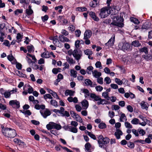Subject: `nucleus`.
<instances>
[{
  "mask_svg": "<svg viewBox=\"0 0 152 152\" xmlns=\"http://www.w3.org/2000/svg\"><path fill=\"white\" fill-rule=\"evenodd\" d=\"M109 11L110 14V17L113 20V22L111 24L119 27H123L124 24L122 23L123 19L121 17H119L118 15V11L120 8L118 6H113L110 7V4L108 6Z\"/></svg>",
  "mask_w": 152,
  "mask_h": 152,
  "instance_id": "1",
  "label": "nucleus"
},
{
  "mask_svg": "<svg viewBox=\"0 0 152 152\" xmlns=\"http://www.w3.org/2000/svg\"><path fill=\"white\" fill-rule=\"evenodd\" d=\"M82 91L85 94V96L86 97L90 96L93 99L94 102H97V104L98 105L107 104V101L105 99H102L99 96L96 95L95 94L91 93L90 94L89 91L87 89H83Z\"/></svg>",
  "mask_w": 152,
  "mask_h": 152,
  "instance_id": "2",
  "label": "nucleus"
},
{
  "mask_svg": "<svg viewBox=\"0 0 152 152\" xmlns=\"http://www.w3.org/2000/svg\"><path fill=\"white\" fill-rule=\"evenodd\" d=\"M1 127L2 128V132L5 137L13 138L16 136L17 133L14 129L8 127H4L2 125H1Z\"/></svg>",
  "mask_w": 152,
  "mask_h": 152,
  "instance_id": "3",
  "label": "nucleus"
},
{
  "mask_svg": "<svg viewBox=\"0 0 152 152\" xmlns=\"http://www.w3.org/2000/svg\"><path fill=\"white\" fill-rule=\"evenodd\" d=\"M119 47L121 48V49L125 52H128L131 50L132 46L131 45L128 43L124 42L123 43L120 44Z\"/></svg>",
  "mask_w": 152,
  "mask_h": 152,
  "instance_id": "4",
  "label": "nucleus"
},
{
  "mask_svg": "<svg viewBox=\"0 0 152 152\" xmlns=\"http://www.w3.org/2000/svg\"><path fill=\"white\" fill-rule=\"evenodd\" d=\"M98 138L99 139L98 143L99 145V146L101 148L103 147L104 145L107 144L109 142L110 139L109 138L107 137L104 138L102 135H99Z\"/></svg>",
  "mask_w": 152,
  "mask_h": 152,
  "instance_id": "5",
  "label": "nucleus"
},
{
  "mask_svg": "<svg viewBox=\"0 0 152 152\" xmlns=\"http://www.w3.org/2000/svg\"><path fill=\"white\" fill-rule=\"evenodd\" d=\"M109 14L108 7H103L100 9L99 16L101 18H105L108 16Z\"/></svg>",
  "mask_w": 152,
  "mask_h": 152,
  "instance_id": "6",
  "label": "nucleus"
},
{
  "mask_svg": "<svg viewBox=\"0 0 152 152\" xmlns=\"http://www.w3.org/2000/svg\"><path fill=\"white\" fill-rule=\"evenodd\" d=\"M46 127L48 130H50L52 129H55L56 130H59L61 128V126L59 124H57L54 122L49 123L46 126Z\"/></svg>",
  "mask_w": 152,
  "mask_h": 152,
  "instance_id": "7",
  "label": "nucleus"
},
{
  "mask_svg": "<svg viewBox=\"0 0 152 152\" xmlns=\"http://www.w3.org/2000/svg\"><path fill=\"white\" fill-rule=\"evenodd\" d=\"M72 55L75 59L78 61L82 56V53L81 51H78L77 49H75L73 51Z\"/></svg>",
  "mask_w": 152,
  "mask_h": 152,
  "instance_id": "8",
  "label": "nucleus"
},
{
  "mask_svg": "<svg viewBox=\"0 0 152 152\" xmlns=\"http://www.w3.org/2000/svg\"><path fill=\"white\" fill-rule=\"evenodd\" d=\"M9 104L10 106L15 108H18L20 107L19 102L16 100L10 101Z\"/></svg>",
  "mask_w": 152,
  "mask_h": 152,
  "instance_id": "9",
  "label": "nucleus"
},
{
  "mask_svg": "<svg viewBox=\"0 0 152 152\" xmlns=\"http://www.w3.org/2000/svg\"><path fill=\"white\" fill-rule=\"evenodd\" d=\"M60 113L62 116H66L69 117L70 116L69 112L66 111H64V107H61L60 110Z\"/></svg>",
  "mask_w": 152,
  "mask_h": 152,
  "instance_id": "10",
  "label": "nucleus"
},
{
  "mask_svg": "<svg viewBox=\"0 0 152 152\" xmlns=\"http://www.w3.org/2000/svg\"><path fill=\"white\" fill-rule=\"evenodd\" d=\"M115 41V36L113 35L108 42L105 44V45L108 47L111 46L114 44V42Z\"/></svg>",
  "mask_w": 152,
  "mask_h": 152,
  "instance_id": "11",
  "label": "nucleus"
},
{
  "mask_svg": "<svg viewBox=\"0 0 152 152\" xmlns=\"http://www.w3.org/2000/svg\"><path fill=\"white\" fill-rule=\"evenodd\" d=\"M40 113L44 118H46L47 116L50 115L51 114L50 112L47 109L45 110L41 111Z\"/></svg>",
  "mask_w": 152,
  "mask_h": 152,
  "instance_id": "12",
  "label": "nucleus"
},
{
  "mask_svg": "<svg viewBox=\"0 0 152 152\" xmlns=\"http://www.w3.org/2000/svg\"><path fill=\"white\" fill-rule=\"evenodd\" d=\"M27 89L28 93L29 94L32 93L34 91L33 89L29 85H25L23 87V89L25 91Z\"/></svg>",
  "mask_w": 152,
  "mask_h": 152,
  "instance_id": "13",
  "label": "nucleus"
},
{
  "mask_svg": "<svg viewBox=\"0 0 152 152\" xmlns=\"http://www.w3.org/2000/svg\"><path fill=\"white\" fill-rule=\"evenodd\" d=\"M92 35V32L90 30L86 31L84 34V39H88Z\"/></svg>",
  "mask_w": 152,
  "mask_h": 152,
  "instance_id": "14",
  "label": "nucleus"
},
{
  "mask_svg": "<svg viewBox=\"0 0 152 152\" xmlns=\"http://www.w3.org/2000/svg\"><path fill=\"white\" fill-rule=\"evenodd\" d=\"M58 38L60 41L62 42H68L69 41V39L62 34L59 35Z\"/></svg>",
  "mask_w": 152,
  "mask_h": 152,
  "instance_id": "15",
  "label": "nucleus"
},
{
  "mask_svg": "<svg viewBox=\"0 0 152 152\" xmlns=\"http://www.w3.org/2000/svg\"><path fill=\"white\" fill-rule=\"evenodd\" d=\"M140 104L142 109H145L146 110H148L149 105L145 101H142L140 103Z\"/></svg>",
  "mask_w": 152,
  "mask_h": 152,
  "instance_id": "16",
  "label": "nucleus"
},
{
  "mask_svg": "<svg viewBox=\"0 0 152 152\" xmlns=\"http://www.w3.org/2000/svg\"><path fill=\"white\" fill-rule=\"evenodd\" d=\"M123 133L121 130L119 129H116L114 134L117 139H119L121 138V136L122 135Z\"/></svg>",
  "mask_w": 152,
  "mask_h": 152,
  "instance_id": "17",
  "label": "nucleus"
},
{
  "mask_svg": "<svg viewBox=\"0 0 152 152\" xmlns=\"http://www.w3.org/2000/svg\"><path fill=\"white\" fill-rule=\"evenodd\" d=\"M66 59L67 62L70 65L74 64L76 62L72 58L67 56L66 57Z\"/></svg>",
  "mask_w": 152,
  "mask_h": 152,
  "instance_id": "18",
  "label": "nucleus"
},
{
  "mask_svg": "<svg viewBox=\"0 0 152 152\" xmlns=\"http://www.w3.org/2000/svg\"><path fill=\"white\" fill-rule=\"evenodd\" d=\"M83 109L86 110L88 106V102L86 99L83 100L81 102Z\"/></svg>",
  "mask_w": 152,
  "mask_h": 152,
  "instance_id": "19",
  "label": "nucleus"
},
{
  "mask_svg": "<svg viewBox=\"0 0 152 152\" xmlns=\"http://www.w3.org/2000/svg\"><path fill=\"white\" fill-rule=\"evenodd\" d=\"M93 75L96 78H98L99 77L102 75L101 73L99 72H98L97 70H94L92 71Z\"/></svg>",
  "mask_w": 152,
  "mask_h": 152,
  "instance_id": "20",
  "label": "nucleus"
},
{
  "mask_svg": "<svg viewBox=\"0 0 152 152\" xmlns=\"http://www.w3.org/2000/svg\"><path fill=\"white\" fill-rule=\"evenodd\" d=\"M151 26V23L149 22H146L144 23L142 27V29H149Z\"/></svg>",
  "mask_w": 152,
  "mask_h": 152,
  "instance_id": "21",
  "label": "nucleus"
},
{
  "mask_svg": "<svg viewBox=\"0 0 152 152\" xmlns=\"http://www.w3.org/2000/svg\"><path fill=\"white\" fill-rule=\"evenodd\" d=\"M89 15L91 18L95 21H98L99 20V18L95 15V13L93 12H91L89 13Z\"/></svg>",
  "mask_w": 152,
  "mask_h": 152,
  "instance_id": "22",
  "label": "nucleus"
},
{
  "mask_svg": "<svg viewBox=\"0 0 152 152\" xmlns=\"http://www.w3.org/2000/svg\"><path fill=\"white\" fill-rule=\"evenodd\" d=\"M120 115H121L120 118V121L123 122L126 121L127 120V118L125 114L124 113H121Z\"/></svg>",
  "mask_w": 152,
  "mask_h": 152,
  "instance_id": "23",
  "label": "nucleus"
},
{
  "mask_svg": "<svg viewBox=\"0 0 152 152\" xmlns=\"http://www.w3.org/2000/svg\"><path fill=\"white\" fill-rule=\"evenodd\" d=\"M67 100L70 102H73L74 103H77L78 102L77 99L76 97L73 98L72 97H69L68 98Z\"/></svg>",
  "mask_w": 152,
  "mask_h": 152,
  "instance_id": "24",
  "label": "nucleus"
},
{
  "mask_svg": "<svg viewBox=\"0 0 152 152\" xmlns=\"http://www.w3.org/2000/svg\"><path fill=\"white\" fill-rule=\"evenodd\" d=\"M74 91L71 90H67L65 92V95L67 96L68 95L71 96H73L74 94Z\"/></svg>",
  "mask_w": 152,
  "mask_h": 152,
  "instance_id": "25",
  "label": "nucleus"
},
{
  "mask_svg": "<svg viewBox=\"0 0 152 152\" xmlns=\"http://www.w3.org/2000/svg\"><path fill=\"white\" fill-rule=\"evenodd\" d=\"M33 12V10L31 9V6L29 5L28 8L26 10V13L28 15H31Z\"/></svg>",
  "mask_w": 152,
  "mask_h": 152,
  "instance_id": "26",
  "label": "nucleus"
},
{
  "mask_svg": "<svg viewBox=\"0 0 152 152\" xmlns=\"http://www.w3.org/2000/svg\"><path fill=\"white\" fill-rule=\"evenodd\" d=\"M130 20L131 22L135 24H138L140 23V22L138 19L133 17H131Z\"/></svg>",
  "mask_w": 152,
  "mask_h": 152,
  "instance_id": "27",
  "label": "nucleus"
},
{
  "mask_svg": "<svg viewBox=\"0 0 152 152\" xmlns=\"http://www.w3.org/2000/svg\"><path fill=\"white\" fill-rule=\"evenodd\" d=\"M85 83L87 86H90L91 87H93L92 82L89 79L85 80Z\"/></svg>",
  "mask_w": 152,
  "mask_h": 152,
  "instance_id": "28",
  "label": "nucleus"
},
{
  "mask_svg": "<svg viewBox=\"0 0 152 152\" xmlns=\"http://www.w3.org/2000/svg\"><path fill=\"white\" fill-rule=\"evenodd\" d=\"M41 56L42 58H48L50 57V54L48 51L45 52L41 54Z\"/></svg>",
  "mask_w": 152,
  "mask_h": 152,
  "instance_id": "29",
  "label": "nucleus"
},
{
  "mask_svg": "<svg viewBox=\"0 0 152 152\" xmlns=\"http://www.w3.org/2000/svg\"><path fill=\"white\" fill-rule=\"evenodd\" d=\"M97 0H93V1H91L90 3V6L92 7H95L97 4Z\"/></svg>",
  "mask_w": 152,
  "mask_h": 152,
  "instance_id": "30",
  "label": "nucleus"
},
{
  "mask_svg": "<svg viewBox=\"0 0 152 152\" xmlns=\"http://www.w3.org/2000/svg\"><path fill=\"white\" fill-rule=\"evenodd\" d=\"M91 147V145L89 142L87 143L85 145V147L86 150V152H91L90 150Z\"/></svg>",
  "mask_w": 152,
  "mask_h": 152,
  "instance_id": "31",
  "label": "nucleus"
},
{
  "mask_svg": "<svg viewBox=\"0 0 152 152\" xmlns=\"http://www.w3.org/2000/svg\"><path fill=\"white\" fill-rule=\"evenodd\" d=\"M85 133L88 135L91 138H92L94 140H96V138L95 136V135L93 134H92L91 132L87 131V130H86L85 131Z\"/></svg>",
  "mask_w": 152,
  "mask_h": 152,
  "instance_id": "32",
  "label": "nucleus"
},
{
  "mask_svg": "<svg viewBox=\"0 0 152 152\" xmlns=\"http://www.w3.org/2000/svg\"><path fill=\"white\" fill-rule=\"evenodd\" d=\"M132 46L133 45L134 47H139L141 45V44L137 40H135L133 41L132 43Z\"/></svg>",
  "mask_w": 152,
  "mask_h": 152,
  "instance_id": "33",
  "label": "nucleus"
},
{
  "mask_svg": "<svg viewBox=\"0 0 152 152\" xmlns=\"http://www.w3.org/2000/svg\"><path fill=\"white\" fill-rule=\"evenodd\" d=\"M69 128V131L74 133H76L77 132L78 130L76 127L70 126Z\"/></svg>",
  "mask_w": 152,
  "mask_h": 152,
  "instance_id": "34",
  "label": "nucleus"
},
{
  "mask_svg": "<svg viewBox=\"0 0 152 152\" xmlns=\"http://www.w3.org/2000/svg\"><path fill=\"white\" fill-rule=\"evenodd\" d=\"M140 52L141 53H144L146 54H147L148 52V49L146 47L143 48L139 50Z\"/></svg>",
  "mask_w": 152,
  "mask_h": 152,
  "instance_id": "35",
  "label": "nucleus"
},
{
  "mask_svg": "<svg viewBox=\"0 0 152 152\" xmlns=\"http://www.w3.org/2000/svg\"><path fill=\"white\" fill-rule=\"evenodd\" d=\"M102 95L104 98L107 100H109L110 99V97L108 96V93L107 92H103Z\"/></svg>",
  "mask_w": 152,
  "mask_h": 152,
  "instance_id": "36",
  "label": "nucleus"
},
{
  "mask_svg": "<svg viewBox=\"0 0 152 152\" xmlns=\"http://www.w3.org/2000/svg\"><path fill=\"white\" fill-rule=\"evenodd\" d=\"M27 48L28 51L29 53H31L34 51V47L32 45L28 46Z\"/></svg>",
  "mask_w": 152,
  "mask_h": 152,
  "instance_id": "37",
  "label": "nucleus"
},
{
  "mask_svg": "<svg viewBox=\"0 0 152 152\" xmlns=\"http://www.w3.org/2000/svg\"><path fill=\"white\" fill-rule=\"evenodd\" d=\"M139 122V119L136 118H134L131 121V122L132 124L135 125L138 124Z\"/></svg>",
  "mask_w": 152,
  "mask_h": 152,
  "instance_id": "38",
  "label": "nucleus"
},
{
  "mask_svg": "<svg viewBox=\"0 0 152 152\" xmlns=\"http://www.w3.org/2000/svg\"><path fill=\"white\" fill-rule=\"evenodd\" d=\"M44 99L46 100V101L47 102H48V101L47 100L48 99H52L53 98V97L49 94H46L44 95Z\"/></svg>",
  "mask_w": 152,
  "mask_h": 152,
  "instance_id": "39",
  "label": "nucleus"
},
{
  "mask_svg": "<svg viewBox=\"0 0 152 152\" xmlns=\"http://www.w3.org/2000/svg\"><path fill=\"white\" fill-rule=\"evenodd\" d=\"M76 10L77 11L83 12L87 11V9L86 8L84 7H79L77 8Z\"/></svg>",
  "mask_w": 152,
  "mask_h": 152,
  "instance_id": "40",
  "label": "nucleus"
},
{
  "mask_svg": "<svg viewBox=\"0 0 152 152\" xmlns=\"http://www.w3.org/2000/svg\"><path fill=\"white\" fill-rule=\"evenodd\" d=\"M50 103L51 105L56 107L58 106L57 102L55 100L51 99L50 101Z\"/></svg>",
  "mask_w": 152,
  "mask_h": 152,
  "instance_id": "41",
  "label": "nucleus"
},
{
  "mask_svg": "<svg viewBox=\"0 0 152 152\" xmlns=\"http://www.w3.org/2000/svg\"><path fill=\"white\" fill-rule=\"evenodd\" d=\"M70 73L71 76L75 78L76 77L77 72L74 69L71 70L70 71Z\"/></svg>",
  "mask_w": 152,
  "mask_h": 152,
  "instance_id": "42",
  "label": "nucleus"
},
{
  "mask_svg": "<svg viewBox=\"0 0 152 152\" xmlns=\"http://www.w3.org/2000/svg\"><path fill=\"white\" fill-rule=\"evenodd\" d=\"M99 127L100 129H104L106 128V125L104 123H101L99 125Z\"/></svg>",
  "mask_w": 152,
  "mask_h": 152,
  "instance_id": "43",
  "label": "nucleus"
},
{
  "mask_svg": "<svg viewBox=\"0 0 152 152\" xmlns=\"http://www.w3.org/2000/svg\"><path fill=\"white\" fill-rule=\"evenodd\" d=\"M77 122L81 123L83 122V120L81 117L78 114L74 118Z\"/></svg>",
  "mask_w": 152,
  "mask_h": 152,
  "instance_id": "44",
  "label": "nucleus"
},
{
  "mask_svg": "<svg viewBox=\"0 0 152 152\" xmlns=\"http://www.w3.org/2000/svg\"><path fill=\"white\" fill-rule=\"evenodd\" d=\"M115 81L119 85H121L123 84V80H121L119 78H115Z\"/></svg>",
  "mask_w": 152,
  "mask_h": 152,
  "instance_id": "45",
  "label": "nucleus"
},
{
  "mask_svg": "<svg viewBox=\"0 0 152 152\" xmlns=\"http://www.w3.org/2000/svg\"><path fill=\"white\" fill-rule=\"evenodd\" d=\"M3 95L5 98H9L11 95V92L8 91H6Z\"/></svg>",
  "mask_w": 152,
  "mask_h": 152,
  "instance_id": "46",
  "label": "nucleus"
},
{
  "mask_svg": "<svg viewBox=\"0 0 152 152\" xmlns=\"http://www.w3.org/2000/svg\"><path fill=\"white\" fill-rule=\"evenodd\" d=\"M85 54L87 55H91L92 54V51L89 49H87L84 50V51Z\"/></svg>",
  "mask_w": 152,
  "mask_h": 152,
  "instance_id": "47",
  "label": "nucleus"
},
{
  "mask_svg": "<svg viewBox=\"0 0 152 152\" xmlns=\"http://www.w3.org/2000/svg\"><path fill=\"white\" fill-rule=\"evenodd\" d=\"M63 66H64L63 68V70H65L66 69H68L69 67V64L67 62L64 63L63 64Z\"/></svg>",
  "mask_w": 152,
  "mask_h": 152,
  "instance_id": "48",
  "label": "nucleus"
},
{
  "mask_svg": "<svg viewBox=\"0 0 152 152\" xmlns=\"http://www.w3.org/2000/svg\"><path fill=\"white\" fill-rule=\"evenodd\" d=\"M104 81L107 84H109L111 83V80L109 77H107L104 79Z\"/></svg>",
  "mask_w": 152,
  "mask_h": 152,
  "instance_id": "49",
  "label": "nucleus"
},
{
  "mask_svg": "<svg viewBox=\"0 0 152 152\" xmlns=\"http://www.w3.org/2000/svg\"><path fill=\"white\" fill-rule=\"evenodd\" d=\"M95 66L96 68H99L100 69H102V66L101 63L100 61H97L95 64Z\"/></svg>",
  "mask_w": 152,
  "mask_h": 152,
  "instance_id": "50",
  "label": "nucleus"
},
{
  "mask_svg": "<svg viewBox=\"0 0 152 152\" xmlns=\"http://www.w3.org/2000/svg\"><path fill=\"white\" fill-rule=\"evenodd\" d=\"M53 43L56 46L57 45V44L59 43V41L56 37H53Z\"/></svg>",
  "mask_w": 152,
  "mask_h": 152,
  "instance_id": "51",
  "label": "nucleus"
},
{
  "mask_svg": "<svg viewBox=\"0 0 152 152\" xmlns=\"http://www.w3.org/2000/svg\"><path fill=\"white\" fill-rule=\"evenodd\" d=\"M125 126L126 128H132V126L128 122H126L125 123Z\"/></svg>",
  "mask_w": 152,
  "mask_h": 152,
  "instance_id": "52",
  "label": "nucleus"
},
{
  "mask_svg": "<svg viewBox=\"0 0 152 152\" xmlns=\"http://www.w3.org/2000/svg\"><path fill=\"white\" fill-rule=\"evenodd\" d=\"M108 115L111 118H113L115 116V113L112 111H109L108 112Z\"/></svg>",
  "mask_w": 152,
  "mask_h": 152,
  "instance_id": "53",
  "label": "nucleus"
},
{
  "mask_svg": "<svg viewBox=\"0 0 152 152\" xmlns=\"http://www.w3.org/2000/svg\"><path fill=\"white\" fill-rule=\"evenodd\" d=\"M97 81L100 84H102L103 83V79L102 77H99L97 78Z\"/></svg>",
  "mask_w": 152,
  "mask_h": 152,
  "instance_id": "54",
  "label": "nucleus"
},
{
  "mask_svg": "<svg viewBox=\"0 0 152 152\" xmlns=\"http://www.w3.org/2000/svg\"><path fill=\"white\" fill-rule=\"evenodd\" d=\"M50 132L52 134L56 136L58 135L59 134V132L57 130L54 129L51 130Z\"/></svg>",
  "mask_w": 152,
  "mask_h": 152,
  "instance_id": "55",
  "label": "nucleus"
},
{
  "mask_svg": "<svg viewBox=\"0 0 152 152\" xmlns=\"http://www.w3.org/2000/svg\"><path fill=\"white\" fill-rule=\"evenodd\" d=\"M95 89L97 91L101 92L103 88L100 86H98L95 87Z\"/></svg>",
  "mask_w": 152,
  "mask_h": 152,
  "instance_id": "56",
  "label": "nucleus"
},
{
  "mask_svg": "<svg viewBox=\"0 0 152 152\" xmlns=\"http://www.w3.org/2000/svg\"><path fill=\"white\" fill-rule=\"evenodd\" d=\"M61 33L63 35L66 36L69 34V32L68 31L65 29H62Z\"/></svg>",
  "mask_w": 152,
  "mask_h": 152,
  "instance_id": "57",
  "label": "nucleus"
},
{
  "mask_svg": "<svg viewBox=\"0 0 152 152\" xmlns=\"http://www.w3.org/2000/svg\"><path fill=\"white\" fill-rule=\"evenodd\" d=\"M81 32L80 30H77L75 31V34L77 37H79L80 36Z\"/></svg>",
  "mask_w": 152,
  "mask_h": 152,
  "instance_id": "58",
  "label": "nucleus"
},
{
  "mask_svg": "<svg viewBox=\"0 0 152 152\" xmlns=\"http://www.w3.org/2000/svg\"><path fill=\"white\" fill-rule=\"evenodd\" d=\"M23 12V10L21 9H18L15 11V15H18L20 13Z\"/></svg>",
  "mask_w": 152,
  "mask_h": 152,
  "instance_id": "59",
  "label": "nucleus"
},
{
  "mask_svg": "<svg viewBox=\"0 0 152 152\" xmlns=\"http://www.w3.org/2000/svg\"><path fill=\"white\" fill-rule=\"evenodd\" d=\"M71 125L74 127H76L78 125V123L75 121H72L71 122Z\"/></svg>",
  "mask_w": 152,
  "mask_h": 152,
  "instance_id": "60",
  "label": "nucleus"
},
{
  "mask_svg": "<svg viewBox=\"0 0 152 152\" xmlns=\"http://www.w3.org/2000/svg\"><path fill=\"white\" fill-rule=\"evenodd\" d=\"M70 113L71 116L74 118H75V117H76V116H77V115H78L77 114L75 113L74 112L72 111H70Z\"/></svg>",
  "mask_w": 152,
  "mask_h": 152,
  "instance_id": "61",
  "label": "nucleus"
},
{
  "mask_svg": "<svg viewBox=\"0 0 152 152\" xmlns=\"http://www.w3.org/2000/svg\"><path fill=\"white\" fill-rule=\"evenodd\" d=\"M14 142L15 143L20 145L22 142L21 140L17 138H15L13 140Z\"/></svg>",
  "mask_w": 152,
  "mask_h": 152,
  "instance_id": "62",
  "label": "nucleus"
},
{
  "mask_svg": "<svg viewBox=\"0 0 152 152\" xmlns=\"http://www.w3.org/2000/svg\"><path fill=\"white\" fill-rule=\"evenodd\" d=\"M76 110L78 112H80L82 109L81 107L78 104H76L75 106Z\"/></svg>",
  "mask_w": 152,
  "mask_h": 152,
  "instance_id": "63",
  "label": "nucleus"
},
{
  "mask_svg": "<svg viewBox=\"0 0 152 152\" xmlns=\"http://www.w3.org/2000/svg\"><path fill=\"white\" fill-rule=\"evenodd\" d=\"M127 109L130 112H132L133 110V109L132 106L131 105H129L127 107Z\"/></svg>",
  "mask_w": 152,
  "mask_h": 152,
  "instance_id": "64",
  "label": "nucleus"
}]
</instances>
